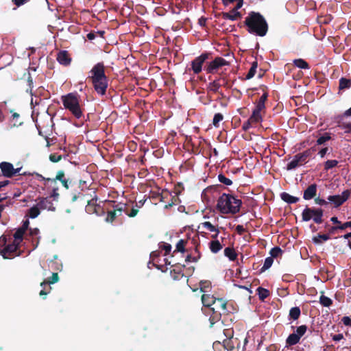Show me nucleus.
<instances>
[{
    "instance_id": "37998d69",
    "label": "nucleus",
    "mask_w": 351,
    "mask_h": 351,
    "mask_svg": "<svg viewBox=\"0 0 351 351\" xmlns=\"http://www.w3.org/2000/svg\"><path fill=\"white\" fill-rule=\"evenodd\" d=\"M338 164L337 160H328L324 163V170L328 171L329 169L336 167Z\"/></svg>"
},
{
    "instance_id": "cd10ccee",
    "label": "nucleus",
    "mask_w": 351,
    "mask_h": 351,
    "mask_svg": "<svg viewBox=\"0 0 351 351\" xmlns=\"http://www.w3.org/2000/svg\"><path fill=\"white\" fill-rule=\"evenodd\" d=\"M40 207L38 206V204L28 210V213L27 214L32 219H34L40 215Z\"/></svg>"
},
{
    "instance_id": "f03ea898",
    "label": "nucleus",
    "mask_w": 351,
    "mask_h": 351,
    "mask_svg": "<svg viewBox=\"0 0 351 351\" xmlns=\"http://www.w3.org/2000/svg\"><path fill=\"white\" fill-rule=\"evenodd\" d=\"M244 25L250 34L258 36H265L268 31V24L259 12H250L245 19Z\"/></svg>"
},
{
    "instance_id": "e433bc0d",
    "label": "nucleus",
    "mask_w": 351,
    "mask_h": 351,
    "mask_svg": "<svg viewBox=\"0 0 351 351\" xmlns=\"http://www.w3.org/2000/svg\"><path fill=\"white\" fill-rule=\"evenodd\" d=\"M331 139V136L330 133L326 132L324 135L319 136L316 141L317 145H324L326 141Z\"/></svg>"
},
{
    "instance_id": "9b49d317",
    "label": "nucleus",
    "mask_w": 351,
    "mask_h": 351,
    "mask_svg": "<svg viewBox=\"0 0 351 351\" xmlns=\"http://www.w3.org/2000/svg\"><path fill=\"white\" fill-rule=\"evenodd\" d=\"M19 243L13 241L12 243H9L5 246V247L1 251V254L4 258H12L16 256H18L17 250L19 247Z\"/></svg>"
},
{
    "instance_id": "f704fd0d",
    "label": "nucleus",
    "mask_w": 351,
    "mask_h": 351,
    "mask_svg": "<svg viewBox=\"0 0 351 351\" xmlns=\"http://www.w3.org/2000/svg\"><path fill=\"white\" fill-rule=\"evenodd\" d=\"M25 231L19 228L16 232L14 234V242H16L17 243L20 244L21 241H23V235L25 234Z\"/></svg>"
},
{
    "instance_id": "39448f33",
    "label": "nucleus",
    "mask_w": 351,
    "mask_h": 351,
    "mask_svg": "<svg viewBox=\"0 0 351 351\" xmlns=\"http://www.w3.org/2000/svg\"><path fill=\"white\" fill-rule=\"evenodd\" d=\"M62 101L65 109L69 110L76 118L80 119L83 116L82 110L80 106L79 97L74 93H69L62 97Z\"/></svg>"
},
{
    "instance_id": "2f4dec72",
    "label": "nucleus",
    "mask_w": 351,
    "mask_h": 351,
    "mask_svg": "<svg viewBox=\"0 0 351 351\" xmlns=\"http://www.w3.org/2000/svg\"><path fill=\"white\" fill-rule=\"evenodd\" d=\"M257 67H258V62H257V61L256 60L254 61L252 63L251 68L250 69V70H249L247 74L246 75L245 79V80H250V79L252 78L255 75Z\"/></svg>"
},
{
    "instance_id": "20e7f679",
    "label": "nucleus",
    "mask_w": 351,
    "mask_h": 351,
    "mask_svg": "<svg viewBox=\"0 0 351 351\" xmlns=\"http://www.w3.org/2000/svg\"><path fill=\"white\" fill-rule=\"evenodd\" d=\"M242 201L232 194L223 193L217 203V210L222 214L235 215L240 212Z\"/></svg>"
},
{
    "instance_id": "09e8293b",
    "label": "nucleus",
    "mask_w": 351,
    "mask_h": 351,
    "mask_svg": "<svg viewBox=\"0 0 351 351\" xmlns=\"http://www.w3.org/2000/svg\"><path fill=\"white\" fill-rule=\"evenodd\" d=\"M248 119L252 123H257L262 121L263 118L261 114H256V113L252 112V115Z\"/></svg>"
},
{
    "instance_id": "774afa93",
    "label": "nucleus",
    "mask_w": 351,
    "mask_h": 351,
    "mask_svg": "<svg viewBox=\"0 0 351 351\" xmlns=\"http://www.w3.org/2000/svg\"><path fill=\"white\" fill-rule=\"evenodd\" d=\"M58 188H53L52 190V193L50 195V199L53 197L54 199H57L59 197V193L58 192Z\"/></svg>"
},
{
    "instance_id": "72a5a7b5",
    "label": "nucleus",
    "mask_w": 351,
    "mask_h": 351,
    "mask_svg": "<svg viewBox=\"0 0 351 351\" xmlns=\"http://www.w3.org/2000/svg\"><path fill=\"white\" fill-rule=\"evenodd\" d=\"M223 314L222 311H213V313L211 314L210 317V322L211 325H213L215 323L217 322L221 319V315Z\"/></svg>"
},
{
    "instance_id": "c03bdc74",
    "label": "nucleus",
    "mask_w": 351,
    "mask_h": 351,
    "mask_svg": "<svg viewBox=\"0 0 351 351\" xmlns=\"http://www.w3.org/2000/svg\"><path fill=\"white\" fill-rule=\"evenodd\" d=\"M218 180L221 183H222L226 186H230L232 184V181L230 179L226 178L222 173H220L218 175Z\"/></svg>"
},
{
    "instance_id": "c756f323",
    "label": "nucleus",
    "mask_w": 351,
    "mask_h": 351,
    "mask_svg": "<svg viewBox=\"0 0 351 351\" xmlns=\"http://www.w3.org/2000/svg\"><path fill=\"white\" fill-rule=\"evenodd\" d=\"M58 280H59L58 274L53 273L52 276L47 280H44L43 282H42L40 283V286L43 287V286H47L48 285L56 283L58 281Z\"/></svg>"
},
{
    "instance_id": "412c9836",
    "label": "nucleus",
    "mask_w": 351,
    "mask_h": 351,
    "mask_svg": "<svg viewBox=\"0 0 351 351\" xmlns=\"http://www.w3.org/2000/svg\"><path fill=\"white\" fill-rule=\"evenodd\" d=\"M280 198L282 199V200L288 204H295L299 201L298 197L292 196L287 192L281 193Z\"/></svg>"
},
{
    "instance_id": "a19ab883",
    "label": "nucleus",
    "mask_w": 351,
    "mask_h": 351,
    "mask_svg": "<svg viewBox=\"0 0 351 351\" xmlns=\"http://www.w3.org/2000/svg\"><path fill=\"white\" fill-rule=\"evenodd\" d=\"M171 276L174 280H179L184 276L183 272L180 269H173L171 271Z\"/></svg>"
},
{
    "instance_id": "5701e85b",
    "label": "nucleus",
    "mask_w": 351,
    "mask_h": 351,
    "mask_svg": "<svg viewBox=\"0 0 351 351\" xmlns=\"http://www.w3.org/2000/svg\"><path fill=\"white\" fill-rule=\"evenodd\" d=\"M221 16L223 19L230 21H236L241 18V12H232V10L230 12H222Z\"/></svg>"
},
{
    "instance_id": "13d9d810",
    "label": "nucleus",
    "mask_w": 351,
    "mask_h": 351,
    "mask_svg": "<svg viewBox=\"0 0 351 351\" xmlns=\"http://www.w3.org/2000/svg\"><path fill=\"white\" fill-rule=\"evenodd\" d=\"M128 217H134L138 213V209L136 208H132L130 211L127 210V208H125V212H124Z\"/></svg>"
},
{
    "instance_id": "7ed1b4c3",
    "label": "nucleus",
    "mask_w": 351,
    "mask_h": 351,
    "mask_svg": "<svg viewBox=\"0 0 351 351\" xmlns=\"http://www.w3.org/2000/svg\"><path fill=\"white\" fill-rule=\"evenodd\" d=\"M89 76L95 90L97 94L104 95L108 86V77L105 74V66L103 62H98L90 71Z\"/></svg>"
},
{
    "instance_id": "69168bd1",
    "label": "nucleus",
    "mask_w": 351,
    "mask_h": 351,
    "mask_svg": "<svg viewBox=\"0 0 351 351\" xmlns=\"http://www.w3.org/2000/svg\"><path fill=\"white\" fill-rule=\"evenodd\" d=\"M252 123L247 119L245 122L243 123L242 125V130L243 131H247L252 127Z\"/></svg>"
},
{
    "instance_id": "393cba45",
    "label": "nucleus",
    "mask_w": 351,
    "mask_h": 351,
    "mask_svg": "<svg viewBox=\"0 0 351 351\" xmlns=\"http://www.w3.org/2000/svg\"><path fill=\"white\" fill-rule=\"evenodd\" d=\"M224 255L228 257L230 261H234L237 259V254L233 247H226L224 249Z\"/></svg>"
},
{
    "instance_id": "864d4df0",
    "label": "nucleus",
    "mask_w": 351,
    "mask_h": 351,
    "mask_svg": "<svg viewBox=\"0 0 351 351\" xmlns=\"http://www.w3.org/2000/svg\"><path fill=\"white\" fill-rule=\"evenodd\" d=\"M42 287L43 289L40 291L39 295L40 296L43 297V298H45V296L50 293L51 287H50V285L43 286Z\"/></svg>"
},
{
    "instance_id": "052dcab7",
    "label": "nucleus",
    "mask_w": 351,
    "mask_h": 351,
    "mask_svg": "<svg viewBox=\"0 0 351 351\" xmlns=\"http://www.w3.org/2000/svg\"><path fill=\"white\" fill-rule=\"evenodd\" d=\"M300 154L304 158V161H306V162H307V159L313 155V154L309 150V149H308L305 150L304 152L300 153Z\"/></svg>"
},
{
    "instance_id": "4be33fe9",
    "label": "nucleus",
    "mask_w": 351,
    "mask_h": 351,
    "mask_svg": "<svg viewBox=\"0 0 351 351\" xmlns=\"http://www.w3.org/2000/svg\"><path fill=\"white\" fill-rule=\"evenodd\" d=\"M300 338L295 333L290 334L286 339L287 347L296 345L300 342Z\"/></svg>"
},
{
    "instance_id": "0eeeda50",
    "label": "nucleus",
    "mask_w": 351,
    "mask_h": 351,
    "mask_svg": "<svg viewBox=\"0 0 351 351\" xmlns=\"http://www.w3.org/2000/svg\"><path fill=\"white\" fill-rule=\"evenodd\" d=\"M110 203H112V210L108 211L106 218V221L108 223H112L117 217L122 215L123 212H125L126 208L125 204H114V202L112 201H110Z\"/></svg>"
},
{
    "instance_id": "6e6552de",
    "label": "nucleus",
    "mask_w": 351,
    "mask_h": 351,
    "mask_svg": "<svg viewBox=\"0 0 351 351\" xmlns=\"http://www.w3.org/2000/svg\"><path fill=\"white\" fill-rule=\"evenodd\" d=\"M0 169L3 176L11 178L20 173L21 167L15 169L12 163L3 161L0 163Z\"/></svg>"
},
{
    "instance_id": "4d7b16f0",
    "label": "nucleus",
    "mask_w": 351,
    "mask_h": 351,
    "mask_svg": "<svg viewBox=\"0 0 351 351\" xmlns=\"http://www.w3.org/2000/svg\"><path fill=\"white\" fill-rule=\"evenodd\" d=\"M49 160L52 162H58L62 159V156L57 154H51L49 155Z\"/></svg>"
},
{
    "instance_id": "bf43d9fd",
    "label": "nucleus",
    "mask_w": 351,
    "mask_h": 351,
    "mask_svg": "<svg viewBox=\"0 0 351 351\" xmlns=\"http://www.w3.org/2000/svg\"><path fill=\"white\" fill-rule=\"evenodd\" d=\"M27 84L29 88L27 89V92L32 94V88H33V80L31 77V74L28 73V77H27Z\"/></svg>"
},
{
    "instance_id": "bb28decb",
    "label": "nucleus",
    "mask_w": 351,
    "mask_h": 351,
    "mask_svg": "<svg viewBox=\"0 0 351 351\" xmlns=\"http://www.w3.org/2000/svg\"><path fill=\"white\" fill-rule=\"evenodd\" d=\"M171 200L170 202L165 206V209H169L173 206L178 205L181 202V200L179 198V196L176 195H173L172 193H171Z\"/></svg>"
},
{
    "instance_id": "ddd939ff",
    "label": "nucleus",
    "mask_w": 351,
    "mask_h": 351,
    "mask_svg": "<svg viewBox=\"0 0 351 351\" xmlns=\"http://www.w3.org/2000/svg\"><path fill=\"white\" fill-rule=\"evenodd\" d=\"M210 310L212 311H221L224 315H227L230 313V311L228 309V303L223 298H215V303H213Z\"/></svg>"
},
{
    "instance_id": "f8f14e48",
    "label": "nucleus",
    "mask_w": 351,
    "mask_h": 351,
    "mask_svg": "<svg viewBox=\"0 0 351 351\" xmlns=\"http://www.w3.org/2000/svg\"><path fill=\"white\" fill-rule=\"evenodd\" d=\"M208 56V53H203L191 62V69L195 74H199L202 71V65Z\"/></svg>"
},
{
    "instance_id": "ea45409f",
    "label": "nucleus",
    "mask_w": 351,
    "mask_h": 351,
    "mask_svg": "<svg viewBox=\"0 0 351 351\" xmlns=\"http://www.w3.org/2000/svg\"><path fill=\"white\" fill-rule=\"evenodd\" d=\"M320 304L326 307H328L332 304V300L327 296L322 295L319 298Z\"/></svg>"
},
{
    "instance_id": "e2e57ef3",
    "label": "nucleus",
    "mask_w": 351,
    "mask_h": 351,
    "mask_svg": "<svg viewBox=\"0 0 351 351\" xmlns=\"http://www.w3.org/2000/svg\"><path fill=\"white\" fill-rule=\"evenodd\" d=\"M236 2L237 5L233 9H232V12H239L238 10L240 9L243 4V0H237Z\"/></svg>"
},
{
    "instance_id": "5fc2aeb1",
    "label": "nucleus",
    "mask_w": 351,
    "mask_h": 351,
    "mask_svg": "<svg viewBox=\"0 0 351 351\" xmlns=\"http://www.w3.org/2000/svg\"><path fill=\"white\" fill-rule=\"evenodd\" d=\"M184 189V187L182 186V183H178L177 184L175 185L174 186V189H173V191L172 192L174 195H176L178 196H179L182 191H183Z\"/></svg>"
},
{
    "instance_id": "4468645a",
    "label": "nucleus",
    "mask_w": 351,
    "mask_h": 351,
    "mask_svg": "<svg viewBox=\"0 0 351 351\" xmlns=\"http://www.w3.org/2000/svg\"><path fill=\"white\" fill-rule=\"evenodd\" d=\"M306 163V161H304V158L299 153L293 156V160L287 164L286 169L287 171H291Z\"/></svg>"
},
{
    "instance_id": "aec40b11",
    "label": "nucleus",
    "mask_w": 351,
    "mask_h": 351,
    "mask_svg": "<svg viewBox=\"0 0 351 351\" xmlns=\"http://www.w3.org/2000/svg\"><path fill=\"white\" fill-rule=\"evenodd\" d=\"M215 301V297L213 295H210L209 294H203L202 295V302L204 306L210 307L211 308Z\"/></svg>"
},
{
    "instance_id": "423d86ee",
    "label": "nucleus",
    "mask_w": 351,
    "mask_h": 351,
    "mask_svg": "<svg viewBox=\"0 0 351 351\" xmlns=\"http://www.w3.org/2000/svg\"><path fill=\"white\" fill-rule=\"evenodd\" d=\"M324 210L320 208H309L306 206L302 213L303 221H308L313 219L315 223L320 224L323 222Z\"/></svg>"
},
{
    "instance_id": "0e129e2a",
    "label": "nucleus",
    "mask_w": 351,
    "mask_h": 351,
    "mask_svg": "<svg viewBox=\"0 0 351 351\" xmlns=\"http://www.w3.org/2000/svg\"><path fill=\"white\" fill-rule=\"evenodd\" d=\"M341 322L343 324L346 326H350L351 327V318L348 316H344L341 319Z\"/></svg>"
},
{
    "instance_id": "79ce46f5",
    "label": "nucleus",
    "mask_w": 351,
    "mask_h": 351,
    "mask_svg": "<svg viewBox=\"0 0 351 351\" xmlns=\"http://www.w3.org/2000/svg\"><path fill=\"white\" fill-rule=\"evenodd\" d=\"M274 259L272 257H267L265 258L264 265L261 269V272H263L265 270L268 269L273 264Z\"/></svg>"
},
{
    "instance_id": "2eb2a0df",
    "label": "nucleus",
    "mask_w": 351,
    "mask_h": 351,
    "mask_svg": "<svg viewBox=\"0 0 351 351\" xmlns=\"http://www.w3.org/2000/svg\"><path fill=\"white\" fill-rule=\"evenodd\" d=\"M38 206L42 210H47L49 211H55L56 207L53 202L50 199V197H42L39 199V202L37 203Z\"/></svg>"
},
{
    "instance_id": "b1692460",
    "label": "nucleus",
    "mask_w": 351,
    "mask_h": 351,
    "mask_svg": "<svg viewBox=\"0 0 351 351\" xmlns=\"http://www.w3.org/2000/svg\"><path fill=\"white\" fill-rule=\"evenodd\" d=\"M300 315H301V311L299 307H298V306L292 307L289 310V319L293 320V321L297 320L300 317Z\"/></svg>"
},
{
    "instance_id": "c9c22d12",
    "label": "nucleus",
    "mask_w": 351,
    "mask_h": 351,
    "mask_svg": "<svg viewBox=\"0 0 351 351\" xmlns=\"http://www.w3.org/2000/svg\"><path fill=\"white\" fill-rule=\"evenodd\" d=\"M351 86V80L347 79L345 77H341L339 80V90H343L345 88H348Z\"/></svg>"
},
{
    "instance_id": "473e14b6",
    "label": "nucleus",
    "mask_w": 351,
    "mask_h": 351,
    "mask_svg": "<svg viewBox=\"0 0 351 351\" xmlns=\"http://www.w3.org/2000/svg\"><path fill=\"white\" fill-rule=\"evenodd\" d=\"M293 64L300 69H308L310 68L308 62L301 58L294 60Z\"/></svg>"
},
{
    "instance_id": "9d476101",
    "label": "nucleus",
    "mask_w": 351,
    "mask_h": 351,
    "mask_svg": "<svg viewBox=\"0 0 351 351\" xmlns=\"http://www.w3.org/2000/svg\"><path fill=\"white\" fill-rule=\"evenodd\" d=\"M350 196V191L345 190L341 195H329L327 198L328 201L332 204L334 207L337 208L346 202Z\"/></svg>"
},
{
    "instance_id": "7c9ffc66",
    "label": "nucleus",
    "mask_w": 351,
    "mask_h": 351,
    "mask_svg": "<svg viewBox=\"0 0 351 351\" xmlns=\"http://www.w3.org/2000/svg\"><path fill=\"white\" fill-rule=\"evenodd\" d=\"M221 86V84L219 82V79H217L209 83L208 90L213 93H217Z\"/></svg>"
},
{
    "instance_id": "8fccbe9b",
    "label": "nucleus",
    "mask_w": 351,
    "mask_h": 351,
    "mask_svg": "<svg viewBox=\"0 0 351 351\" xmlns=\"http://www.w3.org/2000/svg\"><path fill=\"white\" fill-rule=\"evenodd\" d=\"M202 228H206L210 232H214L217 230V228L210 221H204L201 223Z\"/></svg>"
},
{
    "instance_id": "dca6fc26",
    "label": "nucleus",
    "mask_w": 351,
    "mask_h": 351,
    "mask_svg": "<svg viewBox=\"0 0 351 351\" xmlns=\"http://www.w3.org/2000/svg\"><path fill=\"white\" fill-rule=\"evenodd\" d=\"M317 186L316 184H312L309 185L304 191L303 193V198L305 200H310L315 198L317 195Z\"/></svg>"
},
{
    "instance_id": "680f3d73",
    "label": "nucleus",
    "mask_w": 351,
    "mask_h": 351,
    "mask_svg": "<svg viewBox=\"0 0 351 351\" xmlns=\"http://www.w3.org/2000/svg\"><path fill=\"white\" fill-rule=\"evenodd\" d=\"M314 202L316 204L319 206H326L328 204V202L324 199L320 198L319 197H315Z\"/></svg>"
},
{
    "instance_id": "6ab92c4d",
    "label": "nucleus",
    "mask_w": 351,
    "mask_h": 351,
    "mask_svg": "<svg viewBox=\"0 0 351 351\" xmlns=\"http://www.w3.org/2000/svg\"><path fill=\"white\" fill-rule=\"evenodd\" d=\"M59 180L61 182L63 186L68 189H69V180L64 178V172L62 170L58 171L55 178H48L47 181H50L52 183H56V181Z\"/></svg>"
},
{
    "instance_id": "6e6d98bb",
    "label": "nucleus",
    "mask_w": 351,
    "mask_h": 351,
    "mask_svg": "<svg viewBox=\"0 0 351 351\" xmlns=\"http://www.w3.org/2000/svg\"><path fill=\"white\" fill-rule=\"evenodd\" d=\"M13 121H14V123H13L14 127L19 126L21 125L23 122L19 121V119L20 117V114L17 112H14L12 115Z\"/></svg>"
},
{
    "instance_id": "a211bd4d",
    "label": "nucleus",
    "mask_w": 351,
    "mask_h": 351,
    "mask_svg": "<svg viewBox=\"0 0 351 351\" xmlns=\"http://www.w3.org/2000/svg\"><path fill=\"white\" fill-rule=\"evenodd\" d=\"M97 197L87 200L86 206V212L88 214L97 213V208H100V206L97 204Z\"/></svg>"
},
{
    "instance_id": "58836bf2",
    "label": "nucleus",
    "mask_w": 351,
    "mask_h": 351,
    "mask_svg": "<svg viewBox=\"0 0 351 351\" xmlns=\"http://www.w3.org/2000/svg\"><path fill=\"white\" fill-rule=\"evenodd\" d=\"M329 239H330V237L327 234H318L317 236L314 237L313 238V241L315 243L319 244V243H322V240L326 241H328Z\"/></svg>"
},
{
    "instance_id": "a878e982",
    "label": "nucleus",
    "mask_w": 351,
    "mask_h": 351,
    "mask_svg": "<svg viewBox=\"0 0 351 351\" xmlns=\"http://www.w3.org/2000/svg\"><path fill=\"white\" fill-rule=\"evenodd\" d=\"M209 247L213 253H217L222 249V245L218 240L211 241L209 243Z\"/></svg>"
},
{
    "instance_id": "f3484780",
    "label": "nucleus",
    "mask_w": 351,
    "mask_h": 351,
    "mask_svg": "<svg viewBox=\"0 0 351 351\" xmlns=\"http://www.w3.org/2000/svg\"><path fill=\"white\" fill-rule=\"evenodd\" d=\"M57 60L60 64L68 66L71 64V58L67 51L62 50L58 53Z\"/></svg>"
},
{
    "instance_id": "3c124183",
    "label": "nucleus",
    "mask_w": 351,
    "mask_h": 351,
    "mask_svg": "<svg viewBox=\"0 0 351 351\" xmlns=\"http://www.w3.org/2000/svg\"><path fill=\"white\" fill-rule=\"evenodd\" d=\"M306 330L307 326L306 325H301L297 328L295 334L301 338L306 333Z\"/></svg>"
},
{
    "instance_id": "603ef678",
    "label": "nucleus",
    "mask_w": 351,
    "mask_h": 351,
    "mask_svg": "<svg viewBox=\"0 0 351 351\" xmlns=\"http://www.w3.org/2000/svg\"><path fill=\"white\" fill-rule=\"evenodd\" d=\"M160 248H161L162 250H165L164 256H167L171 252V245L167 243H162V244L160 245Z\"/></svg>"
},
{
    "instance_id": "f257e3e1",
    "label": "nucleus",
    "mask_w": 351,
    "mask_h": 351,
    "mask_svg": "<svg viewBox=\"0 0 351 351\" xmlns=\"http://www.w3.org/2000/svg\"><path fill=\"white\" fill-rule=\"evenodd\" d=\"M223 334L226 339L223 341V343L220 341H215L213 345L214 350L223 347L228 351H245V346L248 343L247 335L241 334L234 337L233 331L230 329L224 330Z\"/></svg>"
},
{
    "instance_id": "c85d7f7f",
    "label": "nucleus",
    "mask_w": 351,
    "mask_h": 351,
    "mask_svg": "<svg viewBox=\"0 0 351 351\" xmlns=\"http://www.w3.org/2000/svg\"><path fill=\"white\" fill-rule=\"evenodd\" d=\"M256 292L260 300L261 301H264L265 299H266L269 295V290L261 287L257 288Z\"/></svg>"
},
{
    "instance_id": "1a4fd4ad",
    "label": "nucleus",
    "mask_w": 351,
    "mask_h": 351,
    "mask_svg": "<svg viewBox=\"0 0 351 351\" xmlns=\"http://www.w3.org/2000/svg\"><path fill=\"white\" fill-rule=\"evenodd\" d=\"M229 62L221 57H216L213 61L205 66L204 69L207 73H215L223 66L229 65Z\"/></svg>"
},
{
    "instance_id": "49530a36",
    "label": "nucleus",
    "mask_w": 351,
    "mask_h": 351,
    "mask_svg": "<svg viewBox=\"0 0 351 351\" xmlns=\"http://www.w3.org/2000/svg\"><path fill=\"white\" fill-rule=\"evenodd\" d=\"M223 119V116L221 113H216L214 115L213 119V125L217 128L219 127V123L220 121H221Z\"/></svg>"
},
{
    "instance_id": "a18cd8bd",
    "label": "nucleus",
    "mask_w": 351,
    "mask_h": 351,
    "mask_svg": "<svg viewBox=\"0 0 351 351\" xmlns=\"http://www.w3.org/2000/svg\"><path fill=\"white\" fill-rule=\"evenodd\" d=\"M269 254L271 255L270 257L277 258L279 255L282 254V250L279 247H274L271 249Z\"/></svg>"
},
{
    "instance_id": "4c0bfd02",
    "label": "nucleus",
    "mask_w": 351,
    "mask_h": 351,
    "mask_svg": "<svg viewBox=\"0 0 351 351\" xmlns=\"http://www.w3.org/2000/svg\"><path fill=\"white\" fill-rule=\"evenodd\" d=\"M187 243V241L184 239H180L176 244V249L175 252H184L186 251L185 246Z\"/></svg>"
},
{
    "instance_id": "338daca9",
    "label": "nucleus",
    "mask_w": 351,
    "mask_h": 351,
    "mask_svg": "<svg viewBox=\"0 0 351 351\" xmlns=\"http://www.w3.org/2000/svg\"><path fill=\"white\" fill-rule=\"evenodd\" d=\"M30 0H12V3L17 7H20Z\"/></svg>"
},
{
    "instance_id": "de8ad7c7",
    "label": "nucleus",
    "mask_w": 351,
    "mask_h": 351,
    "mask_svg": "<svg viewBox=\"0 0 351 351\" xmlns=\"http://www.w3.org/2000/svg\"><path fill=\"white\" fill-rule=\"evenodd\" d=\"M169 195H171V192L167 190H163L160 193H157V197L160 202H165V199L168 198Z\"/></svg>"
}]
</instances>
